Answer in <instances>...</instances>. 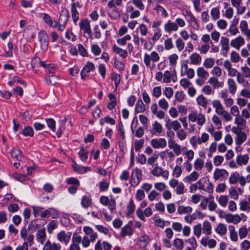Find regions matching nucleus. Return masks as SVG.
Listing matches in <instances>:
<instances>
[{
  "instance_id": "f257e3e1",
  "label": "nucleus",
  "mask_w": 250,
  "mask_h": 250,
  "mask_svg": "<svg viewBox=\"0 0 250 250\" xmlns=\"http://www.w3.org/2000/svg\"><path fill=\"white\" fill-rule=\"evenodd\" d=\"M212 105L215 109L216 114L223 116V119L226 122H229L232 120V117L231 115L225 110L223 104L219 100H213L212 101Z\"/></svg>"
},
{
  "instance_id": "f03ea898",
  "label": "nucleus",
  "mask_w": 250,
  "mask_h": 250,
  "mask_svg": "<svg viewBox=\"0 0 250 250\" xmlns=\"http://www.w3.org/2000/svg\"><path fill=\"white\" fill-rule=\"evenodd\" d=\"M189 122L196 123L197 125L202 126L206 123V118L205 114L197 111H192L188 115Z\"/></svg>"
},
{
  "instance_id": "7ed1b4c3",
  "label": "nucleus",
  "mask_w": 250,
  "mask_h": 250,
  "mask_svg": "<svg viewBox=\"0 0 250 250\" xmlns=\"http://www.w3.org/2000/svg\"><path fill=\"white\" fill-rule=\"evenodd\" d=\"M160 60V55L158 52L155 51H152L149 54L146 53L144 56V63L147 67H150L151 62H159Z\"/></svg>"
},
{
  "instance_id": "20e7f679",
  "label": "nucleus",
  "mask_w": 250,
  "mask_h": 250,
  "mask_svg": "<svg viewBox=\"0 0 250 250\" xmlns=\"http://www.w3.org/2000/svg\"><path fill=\"white\" fill-rule=\"evenodd\" d=\"M80 30L83 31L84 36L87 34L90 39H93L90 21L86 19H82L79 22Z\"/></svg>"
},
{
  "instance_id": "39448f33",
  "label": "nucleus",
  "mask_w": 250,
  "mask_h": 250,
  "mask_svg": "<svg viewBox=\"0 0 250 250\" xmlns=\"http://www.w3.org/2000/svg\"><path fill=\"white\" fill-rule=\"evenodd\" d=\"M142 178V171L141 169L136 168L133 169L130 179V183L132 186L135 187L138 185Z\"/></svg>"
},
{
  "instance_id": "423d86ee",
  "label": "nucleus",
  "mask_w": 250,
  "mask_h": 250,
  "mask_svg": "<svg viewBox=\"0 0 250 250\" xmlns=\"http://www.w3.org/2000/svg\"><path fill=\"white\" fill-rule=\"evenodd\" d=\"M151 173L155 177L162 176L164 179L167 180L169 177V172L167 170H164L161 167L158 165L155 166L151 170Z\"/></svg>"
},
{
  "instance_id": "0eeeda50",
  "label": "nucleus",
  "mask_w": 250,
  "mask_h": 250,
  "mask_svg": "<svg viewBox=\"0 0 250 250\" xmlns=\"http://www.w3.org/2000/svg\"><path fill=\"white\" fill-rule=\"evenodd\" d=\"M81 236L78 232H74L72 235L71 244L69 250H81L80 244L81 243Z\"/></svg>"
},
{
  "instance_id": "6e6552de",
  "label": "nucleus",
  "mask_w": 250,
  "mask_h": 250,
  "mask_svg": "<svg viewBox=\"0 0 250 250\" xmlns=\"http://www.w3.org/2000/svg\"><path fill=\"white\" fill-rule=\"evenodd\" d=\"M71 232L62 230L57 234V238L61 243L67 245L70 242Z\"/></svg>"
},
{
  "instance_id": "1a4fd4ad",
  "label": "nucleus",
  "mask_w": 250,
  "mask_h": 250,
  "mask_svg": "<svg viewBox=\"0 0 250 250\" xmlns=\"http://www.w3.org/2000/svg\"><path fill=\"white\" fill-rule=\"evenodd\" d=\"M38 39L40 42L41 48L43 51H45L48 48V35L44 30L40 31Z\"/></svg>"
},
{
  "instance_id": "9d476101",
  "label": "nucleus",
  "mask_w": 250,
  "mask_h": 250,
  "mask_svg": "<svg viewBox=\"0 0 250 250\" xmlns=\"http://www.w3.org/2000/svg\"><path fill=\"white\" fill-rule=\"evenodd\" d=\"M150 145L155 149H163L167 146V141L165 138H159L152 139Z\"/></svg>"
},
{
  "instance_id": "9b49d317",
  "label": "nucleus",
  "mask_w": 250,
  "mask_h": 250,
  "mask_svg": "<svg viewBox=\"0 0 250 250\" xmlns=\"http://www.w3.org/2000/svg\"><path fill=\"white\" fill-rule=\"evenodd\" d=\"M229 172L225 169L216 168L213 172V179L215 181L223 180L229 176Z\"/></svg>"
},
{
  "instance_id": "f8f14e48",
  "label": "nucleus",
  "mask_w": 250,
  "mask_h": 250,
  "mask_svg": "<svg viewBox=\"0 0 250 250\" xmlns=\"http://www.w3.org/2000/svg\"><path fill=\"white\" fill-rule=\"evenodd\" d=\"M94 69V64L92 62H87L81 72L82 78L84 79L90 71H93Z\"/></svg>"
},
{
  "instance_id": "ddd939ff",
  "label": "nucleus",
  "mask_w": 250,
  "mask_h": 250,
  "mask_svg": "<svg viewBox=\"0 0 250 250\" xmlns=\"http://www.w3.org/2000/svg\"><path fill=\"white\" fill-rule=\"evenodd\" d=\"M163 80L164 83H170L171 81L175 83L177 81V77L175 72L171 73L168 70L165 71L163 73Z\"/></svg>"
},
{
  "instance_id": "4468645a",
  "label": "nucleus",
  "mask_w": 250,
  "mask_h": 250,
  "mask_svg": "<svg viewBox=\"0 0 250 250\" xmlns=\"http://www.w3.org/2000/svg\"><path fill=\"white\" fill-rule=\"evenodd\" d=\"M83 231L85 234L89 237V239L90 242H93L98 238V234L97 232H94L92 228L88 226H84L83 228Z\"/></svg>"
},
{
  "instance_id": "2eb2a0df",
  "label": "nucleus",
  "mask_w": 250,
  "mask_h": 250,
  "mask_svg": "<svg viewBox=\"0 0 250 250\" xmlns=\"http://www.w3.org/2000/svg\"><path fill=\"white\" fill-rule=\"evenodd\" d=\"M220 44L221 46V54L226 56L229 49V39L227 37L223 36L221 38Z\"/></svg>"
},
{
  "instance_id": "dca6fc26",
  "label": "nucleus",
  "mask_w": 250,
  "mask_h": 250,
  "mask_svg": "<svg viewBox=\"0 0 250 250\" xmlns=\"http://www.w3.org/2000/svg\"><path fill=\"white\" fill-rule=\"evenodd\" d=\"M245 43L244 38L241 36H238L230 41L231 46L239 50L240 47Z\"/></svg>"
},
{
  "instance_id": "f3484780",
  "label": "nucleus",
  "mask_w": 250,
  "mask_h": 250,
  "mask_svg": "<svg viewBox=\"0 0 250 250\" xmlns=\"http://www.w3.org/2000/svg\"><path fill=\"white\" fill-rule=\"evenodd\" d=\"M166 33L170 34L172 32H176L178 30V26L175 22L168 20L164 26Z\"/></svg>"
},
{
  "instance_id": "a211bd4d",
  "label": "nucleus",
  "mask_w": 250,
  "mask_h": 250,
  "mask_svg": "<svg viewBox=\"0 0 250 250\" xmlns=\"http://www.w3.org/2000/svg\"><path fill=\"white\" fill-rule=\"evenodd\" d=\"M168 147L172 149L173 152L177 156H179L181 154L182 147L181 145L176 143L173 139L168 140Z\"/></svg>"
},
{
  "instance_id": "6ab92c4d",
  "label": "nucleus",
  "mask_w": 250,
  "mask_h": 250,
  "mask_svg": "<svg viewBox=\"0 0 250 250\" xmlns=\"http://www.w3.org/2000/svg\"><path fill=\"white\" fill-rule=\"evenodd\" d=\"M200 242L204 247H208L210 249L214 248L217 244V242L215 239H209L208 237L202 238Z\"/></svg>"
},
{
  "instance_id": "aec40b11",
  "label": "nucleus",
  "mask_w": 250,
  "mask_h": 250,
  "mask_svg": "<svg viewBox=\"0 0 250 250\" xmlns=\"http://www.w3.org/2000/svg\"><path fill=\"white\" fill-rule=\"evenodd\" d=\"M77 6L80 7V4L78 2H72L71 4L72 18L75 24L79 20V13L77 10Z\"/></svg>"
},
{
  "instance_id": "412c9836",
  "label": "nucleus",
  "mask_w": 250,
  "mask_h": 250,
  "mask_svg": "<svg viewBox=\"0 0 250 250\" xmlns=\"http://www.w3.org/2000/svg\"><path fill=\"white\" fill-rule=\"evenodd\" d=\"M223 66L227 70L229 76L234 77L237 75V70L232 67V64L229 60H225L223 63Z\"/></svg>"
},
{
  "instance_id": "4be33fe9",
  "label": "nucleus",
  "mask_w": 250,
  "mask_h": 250,
  "mask_svg": "<svg viewBox=\"0 0 250 250\" xmlns=\"http://www.w3.org/2000/svg\"><path fill=\"white\" fill-rule=\"evenodd\" d=\"M163 126L157 121H155L152 125V128L150 130L152 135H159L163 132Z\"/></svg>"
},
{
  "instance_id": "5701e85b",
  "label": "nucleus",
  "mask_w": 250,
  "mask_h": 250,
  "mask_svg": "<svg viewBox=\"0 0 250 250\" xmlns=\"http://www.w3.org/2000/svg\"><path fill=\"white\" fill-rule=\"evenodd\" d=\"M189 63L194 65H199L202 62V57L197 53H193L189 57Z\"/></svg>"
},
{
  "instance_id": "b1692460",
  "label": "nucleus",
  "mask_w": 250,
  "mask_h": 250,
  "mask_svg": "<svg viewBox=\"0 0 250 250\" xmlns=\"http://www.w3.org/2000/svg\"><path fill=\"white\" fill-rule=\"evenodd\" d=\"M36 236L38 242L41 244H43L46 240V234L45 228H42L38 230Z\"/></svg>"
},
{
  "instance_id": "393cba45",
  "label": "nucleus",
  "mask_w": 250,
  "mask_h": 250,
  "mask_svg": "<svg viewBox=\"0 0 250 250\" xmlns=\"http://www.w3.org/2000/svg\"><path fill=\"white\" fill-rule=\"evenodd\" d=\"M61 246L59 243H51L48 240L45 243L42 250H61Z\"/></svg>"
},
{
  "instance_id": "a878e982",
  "label": "nucleus",
  "mask_w": 250,
  "mask_h": 250,
  "mask_svg": "<svg viewBox=\"0 0 250 250\" xmlns=\"http://www.w3.org/2000/svg\"><path fill=\"white\" fill-rule=\"evenodd\" d=\"M248 201L241 200L239 202V208L241 211L249 212L250 211V195L247 198Z\"/></svg>"
},
{
  "instance_id": "bb28decb",
  "label": "nucleus",
  "mask_w": 250,
  "mask_h": 250,
  "mask_svg": "<svg viewBox=\"0 0 250 250\" xmlns=\"http://www.w3.org/2000/svg\"><path fill=\"white\" fill-rule=\"evenodd\" d=\"M166 126L168 129H172L177 131L181 129V125L180 122L177 120L170 121L168 120L166 124Z\"/></svg>"
},
{
  "instance_id": "cd10ccee",
  "label": "nucleus",
  "mask_w": 250,
  "mask_h": 250,
  "mask_svg": "<svg viewBox=\"0 0 250 250\" xmlns=\"http://www.w3.org/2000/svg\"><path fill=\"white\" fill-rule=\"evenodd\" d=\"M250 157L248 154L238 155L236 158V162L239 166H246L248 164Z\"/></svg>"
},
{
  "instance_id": "c85d7f7f",
  "label": "nucleus",
  "mask_w": 250,
  "mask_h": 250,
  "mask_svg": "<svg viewBox=\"0 0 250 250\" xmlns=\"http://www.w3.org/2000/svg\"><path fill=\"white\" fill-rule=\"evenodd\" d=\"M247 139V135L245 132L241 131L235 138V143L236 145L240 146L244 143Z\"/></svg>"
},
{
  "instance_id": "c756f323",
  "label": "nucleus",
  "mask_w": 250,
  "mask_h": 250,
  "mask_svg": "<svg viewBox=\"0 0 250 250\" xmlns=\"http://www.w3.org/2000/svg\"><path fill=\"white\" fill-rule=\"evenodd\" d=\"M199 177V174L195 170L192 172L189 175L187 176L184 180L188 183H191L196 181Z\"/></svg>"
},
{
  "instance_id": "7c9ffc66",
  "label": "nucleus",
  "mask_w": 250,
  "mask_h": 250,
  "mask_svg": "<svg viewBox=\"0 0 250 250\" xmlns=\"http://www.w3.org/2000/svg\"><path fill=\"white\" fill-rule=\"evenodd\" d=\"M227 84L229 93L234 94L237 91V85L235 81L233 79L229 78L227 81Z\"/></svg>"
},
{
  "instance_id": "2f4dec72",
  "label": "nucleus",
  "mask_w": 250,
  "mask_h": 250,
  "mask_svg": "<svg viewBox=\"0 0 250 250\" xmlns=\"http://www.w3.org/2000/svg\"><path fill=\"white\" fill-rule=\"evenodd\" d=\"M208 83L214 89L222 87L223 86V83L219 82L218 79L215 77H210L208 81Z\"/></svg>"
},
{
  "instance_id": "473e14b6",
  "label": "nucleus",
  "mask_w": 250,
  "mask_h": 250,
  "mask_svg": "<svg viewBox=\"0 0 250 250\" xmlns=\"http://www.w3.org/2000/svg\"><path fill=\"white\" fill-rule=\"evenodd\" d=\"M69 12L66 9H63L60 15L58 22L66 24L69 20Z\"/></svg>"
},
{
  "instance_id": "72a5a7b5",
  "label": "nucleus",
  "mask_w": 250,
  "mask_h": 250,
  "mask_svg": "<svg viewBox=\"0 0 250 250\" xmlns=\"http://www.w3.org/2000/svg\"><path fill=\"white\" fill-rule=\"evenodd\" d=\"M192 208L190 206H179L177 208V213L180 215L183 214H190L192 211Z\"/></svg>"
},
{
  "instance_id": "f704fd0d",
  "label": "nucleus",
  "mask_w": 250,
  "mask_h": 250,
  "mask_svg": "<svg viewBox=\"0 0 250 250\" xmlns=\"http://www.w3.org/2000/svg\"><path fill=\"white\" fill-rule=\"evenodd\" d=\"M146 110V106L142 100H139L137 101L135 104V111L137 113L144 112Z\"/></svg>"
},
{
  "instance_id": "c9c22d12",
  "label": "nucleus",
  "mask_w": 250,
  "mask_h": 250,
  "mask_svg": "<svg viewBox=\"0 0 250 250\" xmlns=\"http://www.w3.org/2000/svg\"><path fill=\"white\" fill-rule=\"evenodd\" d=\"M238 22V19H237L236 22L232 21L230 24L229 29V32L230 35L235 36L239 33V30L238 27L236 26Z\"/></svg>"
},
{
  "instance_id": "e433bc0d",
  "label": "nucleus",
  "mask_w": 250,
  "mask_h": 250,
  "mask_svg": "<svg viewBox=\"0 0 250 250\" xmlns=\"http://www.w3.org/2000/svg\"><path fill=\"white\" fill-rule=\"evenodd\" d=\"M197 104L204 108H206L208 104V100L203 95H200L196 98Z\"/></svg>"
},
{
  "instance_id": "4c0bfd02",
  "label": "nucleus",
  "mask_w": 250,
  "mask_h": 250,
  "mask_svg": "<svg viewBox=\"0 0 250 250\" xmlns=\"http://www.w3.org/2000/svg\"><path fill=\"white\" fill-rule=\"evenodd\" d=\"M112 49L114 53L118 54L123 59L125 58L127 56V52L126 50H124L116 45L113 46Z\"/></svg>"
},
{
  "instance_id": "58836bf2",
  "label": "nucleus",
  "mask_w": 250,
  "mask_h": 250,
  "mask_svg": "<svg viewBox=\"0 0 250 250\" xmlns=\"http://www.w3.org/2000/svg\"><path fill=\"white\" fill-rule=\"evenodd\" d=\"M197 75L200 78L207 79L209 77L208 72L205 70L204 67H199L197 69Z\"/></svg>"
},
{
  "instance_id": "ea45409f",
  "label": "nucleus",
  "mask_w": 250,
  "mask_h": 250,
  "mask_svg": "<svg viewBox=\"0 0 250 250\" xmlns=\"http://www.w3.org/2000/svg\"><path fill=\"white\" fill-rule=\"evenodd\" d=\"M203 233L206 235H210L212 232V226L211 223L208 221H205L203 224V228H202Z\"/></svg>"
},
{
  "instance_id": "a19ab883",
  "label": "nucleus",
  "mask_w": 250,
  "mask_h": 250,
  "mask_svg": "<svg viewBox=\"0 0 250 250\" xmlns=\"http://www.w3.org/2000/svg\"><path fill=\"white\" fill-rule=\"evenodd\" d=\"M229 230L230 240L234 242H237L238 240V237L237 232L235 229V227L233 226H229Z\"/></svg>"
},
{
  "instance_id": "79ce46f5",
  "label": "nucleus",
  "mask_w": 250,
  "mask_h": 250,
  "mask_svg": "<svg viewBox=\"0 0 250 250\" xmlns=\"http://www.w3.org/2000/svg\"><path fill=\"white\" fill-rule=\"evenodd\" d=\"M215 231L217 233L223 236L226 234L227 228L225 224L219 223L215 229Z\"/></svg>"
},
{
  "instance_id": "37998d69",
  "label": "nucleus",
  "mask_w": 250,
  "mask_h": 250,
  "mask_svg": "<svg viewBox=\"0 0 250 250\" xmlns=\"http://www.w3.org/2000/svg\"><path fill=\"white\" fill-rule=\"evenodd\" d=\"M204 166V161L201 158H197L194 162L193 167L195 171H201Z\"/></svg>"
},
{
  "instance_id": "c03bdc74",
  "label": "nucleus",
  "mask_w": 250,
  "mask_h": 250,
  "mask_svg": "<svg viewBox=\"0 0 250 250\" xmlns=\"http://www.w3.org/2000/svg\"><path fill=\"white\" fill-rule=\"evenodd\" d=\"M74 170L80 173V174H83L86 173L88 170H90V168L88 167H85L83 166H81L75 163L72 166Z\"/></svg>"
},
{
  "instance_id": "a18cd8bd",
  "label": "nucleus",
  "mask_w": 250,
  "mask_h": 250,
  "mask_svg": "<svg viewBox=\"0 0 250 250\" xmlns=\"http://www.w3.org/2000/svg\"><path fill=\"white\" fill-rule=\"evenodd\" d=\"M217 199L220 206L223 208H225L227 206L229 201V197L226 195H221L218 198H217Z\"/></svg>"
},
{
  "instance_id": "49530a36",
  "label": "nucleus",
  "mask_w": 250,
  "mask_h": 250,
  "mask_svg": "<svg viewBox=\"0 0 250 250\" xmlns=\"http://www.w3.org/2000/svg\"><path fill=\"white\" fill-rule=\"evenodd\" d=\"M182 149L186 150L184 153V155L187 158L186 161H191L194 157V152L191 149H188L186 146L183 147Z\"/></svg>"
},
{
  "instance_id": "de8ad7c7",
  "label": "nucleus",
  "mask_w": 250,
  "mask_h": 250,
  "mask_svg": "<svg viewBox=\"0 0 250 250\" xmlns=\"http://www.w3.org/2000/svg\"><path fill=\"white\" fill-rule=\"evenodd\" d=\"M173 245L176 250H182L184 247L183 240L179 238H177L173 240Z\"/></svg>"
},
{
  "instance_id": "09e8293b",
  "label": "nucleus",
  "mask_w": 250,
  "mask_h": 250,
  "mask_svg": "<svg viewBox=\"0 0 250 250\" xmlns=\"http://www.w3.org/2000/svg\"><path fill=\"white\" fill-rule=\"evenodd\" d=\"M58 227V223L57 221L52 220L46 226L47 232L51 234L53 230Z\"/></svg>"
},
{
  "instance_id": "8fccbe9b",
  "label": "nucleus",
  "mask_w": 250,
  "mask_h": 250,
  "mask_svg": "<svg viewBox=\"0 0 250 250\" xmlns=\"http://www.w3.org/2000/svg\"><path fill=\"white\" fill-rule=\"evenodd\" d=\"M159 154L157 151H155L152 155L149 157L147 160V164L148 165H153L158 160Z\"/></svg>"
},
{
  "instance_id": "3c124183",
  "label": "nucleus",
  "mask_w": 250,
  "mask_h": 250,
  "mask_svg": "<svg viewBox=\"0 0 250 250\" xmlns=\"http://www.w3.org/2000/svg\"><path fill=\"white\" fill-rule=\"evenodd\" d=\"M183 172L182 167L179 165H176L172 170V175L175 178L180 177Z\"/></svg>"
},
{
  "instance_id": "603ef678",
  "label": "nucleus",
  "mask_w": 250,
  "mask_h": 250,
  "mask_svg": "<svg viewBox=\"0 0 250 250\" xmlns=\"http://www.w3.org/2000/svg\"><path fill=\"white\" fill-rule=\"evenodd\" d=\"M122 237H125L126 235H131L132 234V231L130 226L127 225L122 229L120 233Z\"/></svg>"
},
{
  "instance_id": "864d4df0",
  "label": "nucleus",
  "mask_w": 250,
  "mask_h": 250,
  "mask_svg": "<svg viewBox=\"0 0 250 250\" xmlns=\"http://www.w3.org/2000/svg\"><path fill=\"white\" fill-rule=\"evenodd\" d=\"M240 174L238 172H232L229 179V183L230 184H235L237 183L239 180Z\"/></svg>"
},
{
  "instance_id": "5fc2aeb1",
  "label": "nucleus",
  "mask_w": 250,
  "mask_h": 250,
  "mask_svg": "<svg viewBox=\"0 0 250 250\" xmlns=\"http://www.w3.org/2000/svg\"><path fill=\"white\" fill-rule=\"evenodd\" d=\"M234 117V124L237 126H245L246 125V122L241 115L239 114Z\"/></svg>"
},
{
  "instance_id": "6e6d98bb",
  "label": "nucleus",
  "mask_w": 250,
  "mask_h": 250,
  "mask_svg": "<svg viewBox=\"0 0 250 250\" xmlns=\"http://www.w3.org/2000/svg\"><path fill=\"white\" fill-rule=\"evenodd\" d=\"M80 159L83 162H86L88 158V151L86 150L83 146H81L79 152Z\"/></svg>"
},
{
  "instance_id": "4d7b16f0",
  "label": "nucleus",
  "mask_w": 250,
  "mask_h": 250,
  "mask_svg": "<svg viewBox=\"0 0 250 250\" xmlns=\"http://www.w3.org/2000/svg\"><path fill=\"white\" fill-rule=\"evenodd\" d=\"M224 161V158L221 155H216L213 157V163L215 166H220Z\"/></svg>"
},
{
  "instance_id": "13d9d810",
  "label": "nucleus",
  "mask_w": 250,
  "mask_h": 250,
  "mask_svg": "<svg viewBox=\"0 0 250 250\" xmlns=\"http://www.w3.org/2000/svg\"><path fill=\"white\" fill-rule=\"evenodd\" d=\"M180 74L181 76H186L188 79H192L195 75V72L193 69L189 68V69L186 72H184L182 70H180Z\"/></svg>"
},
{
  "instance_id": "bf43d9fd",
  "label": "nucleus",
  "mask_w": 250,
  "mask_h": 250,
  "mask_svg": "<svg viewBox=\"0 0 250 250\" xmlns=\"http://www.w3.org/2000/svg\"><path fill=\"white\" fill-rule=\"evenodd\" d=\"M211 18L214 20L218 19L220 17V12L218 7L213 8L210 11Z\"/></svg>"
},
{
  "instance_id": "052dcab7",
  "label": "nucleus",
  "mask_w": 250,
  "mask_h": 250,
  "mask_svg": "<svg viewBox=\"0 0 250 250\" xmlns=\"http://www.w3.org/2000/svg\"><path fill=\"white\" fill-rule=\"evenodd\" d=\"M211 121L217 126V128L222 127V121L218 115L214 114L211 118Z\"/></svg>"
},
{
  "instance_id": "680f3d73",
  "label": "nucleus",
  "mask_w": 250,
  "mask_h": 250,
  "mask_svg": "<svg viewBox=\"0 0 250 250\" xmlns=\"http://www.w3.org/2000/svg\"><path fill=\"white\" fill-rule=\"evenodd\" d=\"M214 64V60L211 58H208L205 59L203 62L204 67L207 69L211 68Z\"/></svg>"
},
{
  "instance_id": "e2e57ef3",
  "label": "nucleus",
  "mask_w": 250,
  "mask_h": 250,
  "mask_svg": "<svg viewBox=\"0 0 250 250\" xmlns=\"http://www.w3.org/2000/svg\"><path fill=\"white\" fill-rule=\"evenodd\" d=\"M164 47L166 50H169L173 48L174 45L171 38H167L164 41Z\"/></svg>"
},
{
  "instance_id": "0e129e2a",
  "label": "nucleus",
  "mask_w": 250,
  "mask_h": 250,
  "mask_svg": "<svg viewBox=\"0 0 250 250\" xmlns=\"http://www.w3.org/2000/svg\"><path fill=\"white\" fill-rule=\"evenodd\" d=\"M176 135L180 141H183L187 138L188 134L183 129L181 128L176 131Z\"/></svg>"
},
{
  "instance_id": "69168bd1",
  "label": "nucleus",
  "mask_w": 250,
  "mask_h": 250,
  "mask_svg": "<svg viewBox=\"0 0 250 250\" xmlns=\"http://www.w3.org/2000/svg\"><path fill=\"white\" fill-rule=\"evenodd\" d=\"M11 156L16 160L21 161L22 157L21 151L19 149H13L11 151Z\"/></svg>"
},
{
  "instance_id": "338daca9",
  "label": "nucleus",
  "mask_w": 250,
  "mask_h": 250,
  "mask_svg": "<svg viewBox=\"0 0 250 250\" xmlns=\"http://www.w3.org/2000/svg\"><path fill=\"white\" fill-rule=\"evenodd\" d=\"M168 58L169 62V64L171 66H174L177 64V60H178L179 57L176 54L173 53L170 55Z\"/></svg>"
},
{
  "instance_id": "774afa93",
  "label": "nucleus",
  "mask_w": 250,
  "mask_h": 250,
  "mask_svg": "<svg viewBox=\"0 0 250 250\" xmlns=\"http://www.w3.org/2000/svg\"><path fill=\"white\" fill-rule=\"evenodd\" d=\"M162 17L166 18L168 16V14L166 9L161 5H157L154 9Z\"/></svg>"
}]
</instances>
